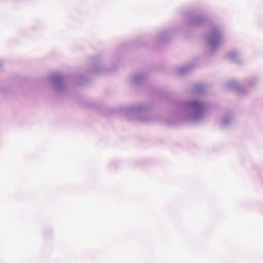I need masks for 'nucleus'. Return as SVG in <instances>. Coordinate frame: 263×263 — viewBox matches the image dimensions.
Returning <instances> with one entry per match:
<instances>
[{"label": "nucleus", "instance_id": "nucleus-1", "mask_svg": "<svg viewBox=\"0 0 263 263\" xmlns=\"http://www.w3.org/2000/svg\"><path fill=\"white\" fill-rule=\"evenodd\" d=\"M199 22V20L197 17H192L187 20V23L189 25H196Z\"/></svg>", "mask_w": 263, "mask_h": 263}, {"label": "nucleus", "instance_id": "nucleus-2", "mask_svg": "<svg viewBox=\"0 0 263 263\" xmlns=\"http://www.w3.org/2000/svg\"><path fill=\"white\" fill-rule=\"evenodd\" d=\"M200 105H201V104H200L199 103L197 102H193V103H192V105L193 107H194L195 108H198V107L199 106H200Z\"/></svg>", "mask_w": 263, "mask_h": 263}]
</instances>
